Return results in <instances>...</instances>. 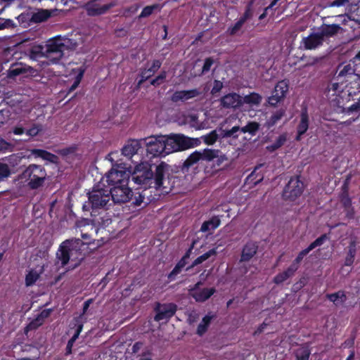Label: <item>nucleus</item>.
Instances as JSON below:
<instances>
[{"mask_svg":"<svg viewBox=\"0 0 360 360\" xmlns=\"http://www.w3.org/2000/svg\"><path fill=\"white\" fill-rule=\"evenodd\" d=\"M172 171L171 166L165 162L156 165L155 171L153 170L152 165L142 162L136 166L134 172H131L130 177L135 184L141 186L144 189L154 188L168 193L172 188L169 178Z\"/></svg>","mask_w":360,"mask_h":360,"instance_id":"nucleus-1","label":"nucleus"},{"mask_svg":"<svg viewBox=\"0 0 360 360\" xmlns=\"http://www.w3.org/2000/svg\"><path fill=\"white\" fill-rule=\"evenodd\" d=\"M110 193V190L106 188L104 181H99L88 192V201L83 205V210L91 211V215L96 216L99 210H108L112 205Z\"/></svg>","mask_w":360,"mask_h":360,"instance_id":"nucleus-2","label":"nucleus"},{"mask_svg":"<svg viewBox=\"0 0 360 360\" xmlns=\"http://www.w3.org/2000/svg\"><path fill=\"white\" fill-rule=\"evenodd\" d=\"M327 238V235L326 233L323 234L320 237L317 238L311 243H310L307 248L301 250L295 259L292 261V264L285 271L278 274L274 278V283L277 285L281 284L289 278H291L292 276H294L295 273L299 269L304 257L307 255L310 251L316 247L322 245Z\"/></svg>","mask_w":360,"mask_h":360,"instance_id":"nucleus-3","label":"nucleus"},{"mask_svg":"<svg viewBox=\"0 0 360 360\" xmlns=\"http://www.w3.org/2000/svg\"><path fill=\"white\" fill-rule=\"evenodd\" d=\"M18 179L26 183L30 189L37 190L44 186L47 172L44 166L30 164L18 176Z\"/></svg>","mask_w":360,"mask_h":360,"instance_id":"nucleus-4","label":"nucleus"},{"mask_svg":"<svg viewBox=\"0 0 360 360\" xmlns=\"http://www.w3.org/2000/svg\"><path fill=\"white\" fill-rule=\"evenodd\" d=\"M166 136V145L169 154L184 151L200 145L201 141L198 138H191L182 134H171Z\"/></svg>","mask_w":360,"mask_h":360,"instance_id":"nucleus-5","label":"nucleus"},{"mask_svg":"<svg viewBox=\"0 0 360 360\" xmlns=\"http://www.w3.org/2000/svg\"><path fill=\"white\" fill-rule=\"evenodd\" d=\"M122 164L117 165L112 167L101 181L107 184L106 188L116 186L117 185L126 186L129 184L131 171L127 167L122 166Z\"/></svg>","mask_w":360,"mask_h":360,"instance_id":"nucleus-6","label":"nucleus"},{"mask_svg":"<svg viewBox=\"0 0 360 360\" xmlns=\"http://www.w3.org/2000/svg\"><path fill=\"white\" fill-rule=\"evenodd\" d=\"M143 139V144L146 147L147 155L150 158L165 157L169 155L166 145V136H151Z\"/></svg>","mask_w":360,"mask_h":360,"instance_id":"nucleus-7","label":"nucleus"},{"mask_svg":"<svg viewBox=\"0 0 360 360\" xmlns=\"http://www.w3.org/2000/svg\"><path fill=\"white\" fill-rule=\"evenodd\" d=\"M215 151L212 148H205L200 150H195L191 153L180 166L181 171L186 173L189 169L197 164L199 161L211 162L214 156Z\"/></svg>","mask_w":360,"mask_h":360,"instance_id":"nucleus-8","label":"nucleus"},{"mask_svg":"<svg viewBox=\"0 0 360 360\" xmlns=\"http://www.w3.org/2000/svg\"><path fill=\"white\" fill-rule=\"evenodd\" d=\"M65 48V45L60 38L49 41L46 49V63L57 64L63 56Z\"/></svg>","mask_w":360,"mask_h":360,"instance_id":"nucleus-9","label":"nucleus"},{"mask_svg":"<svg viewBox=\"0 0 360 360\" xmlns=\"http://www.w3.org/2000/svg\"><path fill=\"white\" fill-rule=\"evenodd\" d=\"M101 1L89 0L84 4V9L89 16L96 17L105 15L117 5V1H112L108 4H102Z\"/></svg>","mask_w":360,"mask_h":360,"instance_id":"nucleus-10","label":"nucleus"},{"mask_svg":"<svg viewBox=\"0 0 360 360\" xmlns=\"http://www.w3.org/2000/svg\"><path fill=\"white\" fill-rule=\"evenodd\" d=\"M304 191V184L299 176L291 177L283 191V198L285 200L294 201L300 197Z\"/></svg>","mask_w":360,"mask_h":360,"instance_id":"nucleus-11","label":"nucleus"},{"mask_svg":"<svg viewBox=\"0 0 360 360\" xmlns=\"http://www.w3.org/2000/svg\"><path fill=\"white\" fill-rule=\"evenodd\" d=\"M108 190H110V198L111 200L115 204L124 203L129 201L132 196L133 192L131 189L126 186L117 185L116 186L108 187Z\"/></svg>","mask_w":360,"mask_h":360,"instance_id":"nucleus-12","label":"nucleus"},{"mask_svg":"<svg viewBox=\"0 0 360 360\" xmlns=\"http://www.w3.org/2000/svg\"><path fill=\"white\" fill-rule=\"evenodd\" d=\"M131 350V360H153L152 349L143 342H136Z\"/></svg>","mask_w":360,"mask_h":360,"instance_id":"nucleus-13","label":"nucleus"},{"mask_svg":"<svg viewBox=\"0 0 360 360\" xmlns=\"http://www.w3.org/2000/svg\"><path fill=\"white\" fill-rule=\"evenodd\" d=\"M177 306L174 303L162 304L157 303L155 307L156 314L154 317L155 321H160L164 319H169L176 313Z\"/></svg>","mask_w":360,"mask_h":360,"instance_id":"nucleus-14","label":"nucleus"},{"mask_svg":"<svg viewBox=\"0 0 360 360\" xmlns=\"http://www.w3.org/2000/svg\"><path fill=\"white\" fill-rule=\"evenodd\" d=\"M288 84L285 80L279 81L275 86L272 95L269 97L268 102L270 105L276 106L286 96L288 91Z\"/></svg>","mask_w":360,"mask_h":360,"instance_id":"nucleus-15","label":"nucleus"},{"mask_svg":"<svg viewBox=\"0 0 360 360\" xmlns=\"http://www.w3.org/2000/svg\"><path fill=\"white\" fill-rule=\"evenodd\" d=\"M37 74V70L22 63H13L8 70L7 76L9 78H15L20 75L34 76Z\"/></svg>","mask_w":360,"mask_h":360,"instance_id":"nucleus-16","label":"nucleus"},{"mask_svg":"<svg viewBox=\"0 0 360 360\" xmlns=\"http://www.w3.org/2000/svg\"><path fill=\"white\" fill-rule=\"evenodd\" d=\"M323 39L319 31L314 32L307 37H303L300 46L305 50H315L323 44Z\"/></svg>","mask_w":360,"mask_h":360,"instance_id":"nucleus-17","label":"nucleus"},{"mask_svg":"<svg viewBox=\"0 0 360 360\" xmlns=\"http://www.w3.org/2000/svg\"><path fill=\"white\" fill-rule=\"evenodd\" d=\"M220 105L226 109H236L243 105L242 97L237 93H229L220 99Z\"/></svg>","mask_w":360,"mask_h":360,"instance_id":"nucleus-18","label":"nucleus"},{"mask_svg":"<svg viewBox=\"0 0 360 360\" xmlns=\"http://www.w3.org/2000/svg\"><path fill=\"white\" fill-rule=\"evenodd\" d=\"M323 41L328 40L330 38L342 34L345 30L338 24H325L323 23L318 30Z\"/></svg>","mask_w":360,"mask_h":360,"instance_id":"nucleus-19","label":"nucleus"},{"mask_svg":"<svg viewBox=\"0 0 360 360\" xmlns=\"http://www.w3.org/2000/svg\"><path fill=\"white\" fill-rule=\"evenodd\" d=\"M201 92L198 89L189 90H181L174 91L170 97V100L173 103L186 102L190 99L199 96Z\"/></svg>","mask_w":360,"mask_h":360,"instance_id":"nucleus-20","label":"nucleus"},{"mask_svg":"<svg viewBox=\"0 0 360 360\" xmlns=\"http://www.w3.org/2000/svg\"><path fill=\"white\" fill-rule=\"evenodd\" d=\"M258 245L256 242L252 240L247 242L242 248L239 262H250L256 255Z\"/></svg>","mask_w":360,"mask_h":360,"instance_id":"nucleus-21","label":"nucleus"},{"mask_svg":"<svg viewBox=\"0 0 360 360\" xmlns=\"http://www.w3.org/2000/svg\"><path fill=\"white\" fill-rule=\"evenodd\" d=\"M71 330H75L72 338L68 340L66 346V353L71 354L72 348L76 340L79 338L80 333L83 329V323L81 321L80 317H75L71 323Z\"/></svg>","mask_w":360,"mask_h":360,"instance_id":"nucleus-22","label":"nucleus"},{"mask_svg":"<svg viewBox=\"0 0 360 360\" xmlns=\"http://www.w3.org/2000/svg\"><path fill=\"white\" fill-rule=\"evenodd\" d=\"M143 139H132L127 141L122 149V154L131 159L135 154H137L142 148Z\"/></svg>","mask_w":360,"mask_h":360,"instance_id":"nucleus-23","label":"nucleus"},{"mask_svg":"<svg viewBox=\"0 0 360 360\" xmlns=\"http://www.w3.org/2000/svg\"><path fill=\"white\" fill-rule=\"evenodd\" d=\"M309 118L307 108L302 110L300 114V120L297 127L296 141H300L302 135H304L309 129Z\"/></svg>","mask_w":360,"mask_h":360,"instance_id":"nucleus-24","label":"nucleus"},{"mask_svg":"<svg viewBox=\"0 0 360 360\" xmlns=\"http://www.w3.org/2000/svg\"><path fill=\"white\" fill-rule=\"evenodd\" d=\"M216 292L214 288H204L198 291L191 292L192 297L198 302H204Z\"/></svg>","mask_w":360,"mask_h":360,"instance_id":"nucleus-25","label":"nucleus"},{"mask_svg":"<svg viewBox=\"0 0 360 360\" xmlns=\"http://www.w3.org/2000/svg\"><path fill=\"white\" fill-rule=\"evenodd\" d=\"M31 154L35 158H41L44 160H47L50 162H55L57 156L46 150L34 148L31 150Z\"/></svg>","mask_w":360,"mask_h":360,"instance_id":"nucleus-26","label":"nucleus"},{"mask_svg":"<svg viewBox=\"0 0 360 360\" xmlns=\"http://www.w3.org/2000/svg\"><path fill=\"white\" fill-rule=\"evenodd\" d=\"M71 252L67 245L65 244V242L60 244L57 252V258L60 261L63 266H65L69 262Z\"/></svg>","mask_w":360,"mask_h":360,"instance_id":"nucleus-27","label":"nucleus"},{"mask_svg":"<svg viewBox=\"0 0 360 360\" xmlns=\"http://www.w3.org/2000/svg\"><path fill=\"white\" fill-rule=\"evenodd\" d=\"M354 72L355 70L351 64L339 65L337 70V79L341 82H343L345 80L344 78L352 76L354 74Z\"/></svg>","mask_w":360,"mask_h":360,"instance_id":"nucleus-28","label":"nucleus"},{"mask_svg":"<svg viewBox=\"0 0 360 360\" xmlns=\"http://www.w3.org/2000/svg\"><path fill=\"white\" fill-rule=\"evenodd\" d=\"M296 360H309L311 349L307 343L303 344L294 353Z\"/></svg>","mask_w":360,"mask_h":360,"instance_id":"nucleus-29","label":"nucleus"},{"mask_svg":"<svg viewBox=\"0 0 360 360\" xmlns=\"http://www.w3.org/2000/svg\"><path fill=\"white\" fill-rule=\"evenodd\" d=\"M356 254V241L352 240L348 246V252L345 260V265L350 266L354 262L355 255Z\"/></svg>","mask_w":360,"mask_h":360,"instance_id":"nucleus-30","label":"nucleus"},{"mask_svg":"<svg viewBox=\"0 0 360 360\" xmlns=\"http://www.w3.org/2000/svg\"><path fill=\"white\" fill-rule=\"evenodd\" d=\"M263 165V164L257 165L251 174L248 176L246 181L252 183L254 186L261 183L264 179V174L261 172H258L257 170Z\"/></svg>","mask_w":360,"mask_h":360,"instance_id":"nucleus-31","label":"nucleus"},{"mask_svg":"<svg viewBox=\"0 0 360 360\" xmlns=\"http://www.w3.org/2000/svg\"><path fill=\"white\" fill-rule=\"evenodd\" d=\"M148 62H147L143 67L139 70V76L140 79L137 82L136 89H140L141 86L148 79L152 77L154 74H152L151 71L148 68Z\"/></svg>","mask_w":360,"mask_h":360,"instance_id":"nucleus-32","label":"nucleus"},{"mask_svg":"<svg viewBox=\"0 0 360 360\" xmlns=\"http://www.w3.org/2000/svg\"><path fill=\"white\" fill-rule=\"evenodd\" d=\"M212 150L215 151L214 156L212 158V160L211 162H213L212 165V169L214 171H218L220 169V167L221 165L224 163V162L228 160L226 155L223 154L220 150L218 149H212Z\"/></svg>","mask_w":360,"mask_h":360,"instance_id":"nucleus-33","label":"nucleus"},{"mask_svg":"<svg viewBox=\"0 0 360 360\" xmlns=\"http://www.w3.org/2000/svg\"><path fill=\"white\" fill-rule=\"evenodd\" d=\"M51 17V12L49 10L41 9L36 13H32L31 22L40 23L47 20Z\"/></svg>","mask_w":360,"mask_h":360,"instance_id":"nucleus-34","label":"nucleus"},{"mask_svg":"<svg viewBox=\"0 0 360 360\" xmlns=\"http://www.w3.org/2000/svg\"><path fill=\"white\" fill-rule=\"evenodd\" d=\"M285 114V110L281 108L274 112L271 116L266 120L265 125L268 129H271L280 121Z\"/></svg>","mask_w":360,"mask_h":360,"instance_id":"nucleus-35","label":"nucleus"},{"mask_svg":"<svg viewBox=\"0 0 360 360\" xmlns=\"http://www.w3.org/2000/svg\"><path fill=\"white\" fill-rule=\"evenodd\" d=\"M65 244L67 245L68 248L72 251H79L84 245H90L91 242H84L79 238H72L64 241Z\"/></svg>","mask_w":360,"mask_h":360,"instance_id":"nucleus-36","label":"nucleus"},{"mask_svg":"<svg viewBox=\"0 0 360 360\" xmlns=\"http://www.w3.org/2000/svg\"><path fill=\"white\" fill-rule=\"evenodd\" d=\"M347 18L360 25V2L351 5Z\"/></svg>","mask_w":360,"mask_h":360,"instance_id":"nucleus-37","label":"nucleus"},{"mask_svg":"<svg viewBox=\"0 0 360 360\" xmlns=\"http://www.w3.org/2000/svg\"><path fill=\"white\" fill-rule=\"evenodd\" d=\"M214 318V315L210 316L209 314L205 315L201 322L198 324L197 327V334L199 335H202L205 334L208 327L210 326V324L211 323V321Z\"/></svg>","mask_w":360,"mask_h":360,"instance_id":"nucleus-38","label":"nucleus"},{"mask_svg":"<svg viewBox=\"0 0 360 360\" xmlns=\"http://www.w3.org/2000/svg\"><path fill=\"white\" fill-rule=\"evenodd\" d=\"M262 97L260 94L256 92H252L248 95L242 97L243 105L244 103L249 105H258L262 102Z\"/></svg>","mask_w":360,"mask_h":360,"instance_id":"nucleus-39","label":"nucleus"},{"mask_svg":"<svg viewBox=\"0 0 360 360\" xmlns=\"http://www.w3.org/2000/svg\"><path fill=\"white\" fill-rule=\"evenodd\" d=\"M260 124L255 121H250L247 124L241 127L240 131L243 134L248 133L251 136H255L259 130Z\"/></svg>","mask_w":360,"mask_h":360,"instance_id":"nucleus-40","label":"nucleus"},{"mask_svg":"<svg viewBox=\"0 0 360 360\" xmlns=\"http://www.w3.org/2000/svg\"><path fill=\"white\" fill-rule=\"evenodd\" d=\"M340 202L345 209L349 208L352 206V199L348 193V187L346 183L342 186V193L340 195Z\"/></svg>","mask_w":360,"mask_h":360,"instance_id":"nucleus-41","label":"nucleus"},{"mask_svg":"<svg viewBox=\"0 0 360 360\" xmlns=\"http://www.w3.org/2000/svg\"><path fill=\"white\" fill-rule=\"evenodd\" d=\"M41 271L37 272L34 269H31L25 276V285L29 287L33 285L36 281L39 278Z\"/></svg>","mask_w":360,"mask_h":360,"instance_id":"nucleus-42","label":"nucleus"},{"mask_svg":"<svg viewBox=\"0 0 360 360\" xmlns=\"http://www.w3.org/2000/svg\"><path fill=\"white\" fill-rule=\"evenodd\" d=\"M287 140V137L285 134H281L276 140L271 145L266 146V149L269 152H274L278 148H280L282 146L284 145Z\"/></svg>","mask_w":360,"mask_h":360,"instance_id":"nucleus-43","label":"nucleus"},{"mask_svg":"<svg viewBox=\"0 0 360 360\" xmlns=\"http://www.w3.org/2000/svg\"><path fill=\"white\" fill-rule=\"evenodd\" d=\"M162 6L159 4H155L150 6H145L139 15L140 18H147L150 16L155 11H160Z\"/></svg>","mask_w":360,"mask_h":360,"instance_id":"nucleus-44","label":"nucleus"},{"mask_svg":"<svg viewBox=\"0 0 360 360\" xmlns=\"http://www.w3.org/2000/svg\"><path fill=\"white\" fill-rule=\"evenodd\" d=\"M44 47L41 45L33 46L30 50V57L33 60H38L41 58L46 57L44 53Z\"/></svg>","mask_w":360,"mask_h":360,"instance_id":"nucleus-45","label":"nucleus"},{"mask_svg":"<svg viewBox=\"0 0 360 360\" xmlns=\"http://www.w3.org/2000/svg\"><path fill=\"white\" fill-rule=\"evenodd\" d=\"M245 22H244L241 18H239L234 25L228 27L226 30V34L229 36H235L238 34L243 25Z\"/></svg>","mask_w":360,"mask_h":360,"instance_id":"nucleus-46","label":"nucleus"},{"mask_svg":"<svg viewBox=\"0 0 360 360\" xmlns=\"http://www.w3.org/2000/svg\"><path fill=\"white\" fill-rule=\"evenodd\" d=\"M255 0H250L246 5L245 11L242 16H240V18H241L244 22H246L248 20H250L254 14L253 11V4Z\"/></svg>","mask_w":360,"mask_h":360,"instance_id":"nucleus-47","label":"nucleus"},{"mask_svg":"<svg viewBox=\"0 0 360 360\" xmlns=\"http://www.w3.org/2000/svg\"><path fill=\"white\" fill-rule=\"evenodd\" d=\"M185 266L179 262L175 265L172 271L167 275L169 282L174 281L176 279L177 276L182 271Z\"/></svg>","mask_w":360,"mask_h":360,"instance_id":"nucleus-48","label":"nucleus"},{"mask_svg":"<svg viewBox=\"0 0 360 360\" xmlns=\"http://www.w3.org/2000/svg\"><path fill=\"white\" fill-rule=\"evenodd\" d=\"M203 141L208 146L213 145L218 139V134L215 130L210 131L209 134L202 136Z\"/></svg>","mask_w":360,"mask_h":360,"instance_id":"nucleus-49","label":"nucleus"},{"mask_svg":"<svg viewBox=\"0 0 360 360\" xmlns=\"http://www.w3.org/2000/svg\"><path fill=\"white\" fill-rule=\"evenodd\" d=\"M167 75V73L165 70L161 71L158 76L150 80V84L155 87L159 86L165 82Z\"/></svg>","mask_w":360,"mask_h":360,"instance_id":"nucleus-50","label":"nucleus"},{"mask_svg":"<svg viewBox=\"0 0 360 360\" xmlns=\"http://www.w3.org/2000/svg\"><path fill=\"white\" fill-rule=\"evenodd\" d=\"M42 130V127L39 124H32L30 128H26V135L29 137H34Z\"/></svg>","mask_w":360,"mask_h":360,"instance_id":"nucleus-51","label":"nucleus"},{"mask_svg":"<svg viewBox=\"0 0 360 360\" xmlns=\"http://www.w3.org/2000/svg\"><path fill=\"white\" fill-rule=\"evenodd\" d=\"M13 149V145L11 142L6 141L0 136V154L11 152Z\"/></svg>","mask_w":360,"mask_h":360,"instance_id":"nucleus-52","label":"nucleus"},{"mask_svg":"<svg viewBox=\"0 0 360 360\" xmlns=\"http://www.w3.org/2000/svg\"><path fill=\"white\" fill-rule=\"evenodd\" d=\"M11 174L9 166L0 161V180L8 178Z\"/></svg>","mask_w":360,"mask_h":360,"instance_id":"nucleus-53","label":"nucleus"},{"mask_svg":"<svg viewBox=\"0 0 360 360\" xmlns=\"http://www.w3.org/2000/svg\"><path fill=\"white\" fill-rule=\"evenodd\" d=\"M84 72V70H79V72L78 73V75L75 77V79L74 82L69 87L68 91V94H70V93L72 92L73 91H75L77 88V86L80 84L81 80H82V79L83 77Z\"/></svg>","mask_w":360,"mask_h":360,"instance_id":"nucleus-54","label":"nucleus"},{"mask_svg":"<svg viewBox=\"0 0 360 360\" xmlns=\"http://www.w3.org/2000/svg\"><path fill=\"white\" fill-rule=\"evenodd\" d=\"M195 244V241L193 240L192 242L191 245H190L189 248L186 250V252H185L184 256L179 261V262L181 263V264H183L184 266H186V265L188 263V259L191 257V255L192 251H193V250L194 248Z\"/></svg>","mask_w":360,"mask_h":360,"instance_id":"nucleus-55","label":"nucleus"},{"mask_svg":"<svg viewBox=\"0 0 360 360\" xmlns=\"http://www.w3.org/2000/svg\"><path fill=\"white\" fill-rule=\"evenodd\" d=\"M31 15L32 13H22L17 17V19L20 24L25 27L28 22H31Z\"/></svg>","mask_w":360,"mask_h":360,"instance_id":"nucleus-56","label":"nucleus"},{"mask_svg":"<svg viewBox=\"0 0 360 360\" xmlns=\"http://www.w3.org/2000/svg\"><path fill=\"white\" fill-rule=\"evenodd\" d=\"M350 4L349 0H333L328 2L329 7H347Z\"/></svg>","mask_w":360,"mask_h":360,"instance_id":"nucleus-57","label":"nucleus"},{"mask_svg":"<svg viewBox=\"0 0 360 360\" xmlns=\"http://www.w3.org/2000/svg\"><path fill=\"white\" fill-rule=\"evenodd\" d=\"M214 63V60L212 57L206 58L205 59L204 65L202 68L201 74H205L209 72Z\"/></svg>","mask_w":360,"mask_h":360,"instance_id":"nucleus-58","label":"nucleus"},{"mask_svg":"<svg viewBox=\"0 0 360 360\" xmlns=\"http://www.w3.org/2000/svg\"><path fill=\"white\" fill-rule=\"evenodd\" d=\"M223 86L224 85L222 82L217 79H214L213 82L212 88L211 89V94L215 96L217 93L221 91Z\"/></svg>","mask_w":360,"mask_h":360,"instance_id":"nucleus-59","label":"nucleus"},{"mask_svg":"<svg viewBox=\"0 0 360 360\" xmlns=\"http://www.w3.org/2000/svg\"><path fill=\"white\" fill-rule=\"evenodd\" d=\"M162 61L158 59L153 60L152 63L150 64L148 62V68L151 71L152 74H154L158 72V70L161 68Z\"/></svg>","mask_w":360,"mask_h":360,"instance_id":"nucleus-60","label":"nucleus"},{"mask_svg":"<svg viewBox=\"0 0 360 360\" xmlns=\"http://www.w3.org/2000/svg\"><path fill=\"white\" fill-rule=\"evenodd\" d=\"M91 225V220L89 219H81L79 220H77L75 222V227L78 229L85 228L86 226Z\"/></svg>","mask_w":360,"mask_h":360,"instance_id":"nucleus-61","label":"nucleus"},{"mask_svg":"<svg viewBox=\"0 0 360 360\" xmlns=\"http://www.w3.org/2000/svg\"><path fill=\"white\" fill-rule=\"evenodd\" d=\"M326 297L329 301L333 302V304L335 306H338V304H339V291L334 292V293L326 294Z\"/></svg>","mask_w":360,"mask_h":360,"instance_id":"nucleus-62","label":"nucleus"},{"mask_svg":"<svg viewBox=\"0 0 360 360\" xmlns=\"http://www.w3.org/2000/svg\"><path fill=\"white\" fill-rule=\"evenodd\" d=\"M210 226H211V230H214L218 228L221 224V221L217 216L212 217L210 220H207Z\"/></svg>","mask_w":360,"mask_h":360,"instance_id":"nucleus-63","label":"nucleus"},{"mask_svg":"<svg viewBox=\"0 0 360 360\" xmlns=\"http://www.w3.org/2000/svg\"><path fill=\"white\" fill-rule=\"evenodd\" d=\"M12 132L15 135H22L24 134H26V128L24 127L22 124H18L12 129Z\"/></svg>","mask_w":360,"mask_h":360,"instance_id":"nucleus-64","label":"nucleus"}]
</instances>
